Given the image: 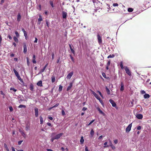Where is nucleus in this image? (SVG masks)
<instances>
[{
  "instance_id": "obj_22",
  "label": "nucleus",
  "mask_w": 151,
  "mask_h": 151,
  "mask_svg": "<svg viewBox=\"0 0 151 151\" xmlns=\"http://www.w3.org/2000/svg\"><path fill=\"white\" fill-rule=\"evenodd\" d=\"M17 79L20 81L22 83H24V82L22 78H21L19 75L17 77Z\"/></svg>"
},
{
  "instance_id": "obj_14",
  "label": "nucleus",
  "mask_w": 151,
  "mask_h": 151,
  "mask_svg": "<svg viewBox=\"0 0 151 151\" xmlns=\"http://www.w3.org/2000/svg\"><path fill=\"white\" fill-rule=\"evenodd\" d=\"M73 71H72V72H70V73H68L67 76L66 77L68 79H70L71 78L72 76L73 75Z\"/></svg>"
},
{
  "instance_id": "obj_28",
  "label": "nucleus",
  "mask_w": 151,
  "mask_h": 151,
  "mask_svg": "<svg viewBox=\"0 0 151 151\" xmlns=\"http://www.w3.org/2000/svg\"><path fill=\"white\" fill-rule=\"evenodd\" d=\"M29 89L30 90L32 91H33L34 86L32 83L30 84V85Z\"/></svg>"
},
{
  "instance_id": "obj_18",
  "label": "nucleus",
  "mask_w": 151,
  "mask_h": 151,
  "mask_svg": "<svg viewBox=\"0 0 151 151\" xmlns=\"http://www.w3.org/2000/svg\"><path fill=\"white\" fill-rule=\"evenodd\" d=\"M109 147L110 146L113 150H114L115 149L116 147L113 145L111 141L110 140H109Z\"/></svg>"
},
{
  "instance_id": "obj_34",
  "label": "nucleus",
  "mask_w": 151,
  "mask_h": 151,
  "mask_svg": "<svg viewBox=\"0 0 151 151\" xmlns=\"http://www.w3.org/2000/svg\"><path fill=\"white\" fill-rule=\"evenodd\" d=\"M70 49L71 50V52L74 55H75V50L72 48V47H70Z\"/></svg>"
},
{
  "instance_id": "obj_42",
  "label": "nucleus",
  "mask_w": 151,
  "mask_h": 151,
  "mask_svg": "<svg viewBox=\"0 0 151 151\" xmlns=\"http://www.w3.org/2000/svg\"><path fill=\"white\" fill-rule=\"evenodd\" d=\"M15 34L16 35V37H19V34L18 33V32L17 31H15Z\"/></svg>"
},
{
  "instance_id": "obj_6",
  "label": "nucleus",
  "mask_w": 151,
  "mask_h": 151,
  "mask_svg": "<svg viewBox=\"0 0 151 151\" xmlns=\"http://www.w3.org/2000/svg\"><path fill=\"white\" fill-rule=\"evenodd\" d=\"M30 123L29 122L26 123L25 130L28 131L30 130Z\"/></svg>"
},
{
  "instance_id": "obj_60",
  "label": "nucleus",
  "mask_w": 151,
  "mask_h": 151,
  "mask_svg": "<svg viewBox=\"0 0 151 151\" xmlns=\"http://www.w3.org/2000/svg\"><path fill=\"white\" fill-rule=\"evenodd\" d=\"M47 125H48L49 126L51 127H52V125L50 123L48 122L47 123Z\"/></svg>"
},
{
  "instance_id": "obj_53",
  "label": "nucleus",
  "mask_w": 151,
  "mask_h": 151,
  "mask_svg": "<svg viewBox=\"0 0 151 151\" xmlns=\"http://www.w3.org/2000/svg\"><path fill=\"white\" fill-rule=\"evenodd\" d=\"M111 64V61L110 60H109L108 61L107 63H106V65L109 66Z\"/></svg>"
},
{
  "instance_id": "obj_25",
  "label": "nucleus",
  "mask_w": 151,
  "mask_h": 151,
  "mask_svg": "<svg viewBox=\"0 0 151 151\" xmlns=\"http://www.w3.org/2000/svg\"><path fill=\"white\" fill-rule=\"evenodd\" d=\"M49 3L52 8H54V7L55 6L53 3V1L50 0L49 1Z\"/></svg>"
},
{
  "instance_id": "obj_62",
  "label": "nucleus",
  "mask_w": 151,
  "mask_h": 151,
  "mask_svg": "<svg viewBox=\"0 0 151 151\" xmlns=\"http://www.w3.org/2000/svg\"><path fill=\"white\" fill-rule=\"evenodd\" d=\"M0 94L3 95L4 96L5 95V94L3 92V91H0Z\"/></svg>"
},
{
  "instance_id": "obj_1",
  "label": "nucleus",
  "mask_w": 151,
  "mask_h": 151,
  "mask_svg": "<svg viewBox=\"0 0 151 151\" xmlns=\"http://www.w3.org/2000/svg\"><path fill=\"white\" fill-rule=\"evenodd\" d=\"M56 134V133L54 132H52L51 133V138L50 139V141L51 142H53L55 139H59L63 134V133H60L54 136V135Z\"/></svg>"
},
{
  "instance_id": "obj_44",
  "label": "nucleus",
  "mask_w": 151,
  "mask_h": 151,
  "mask_svg": "<svg viewBox=\"0 0 151 151\" xmlns=\"http://www.w3.org/2000/svg\"><path fill=\"white\" fill-rule=\"evenodd\" d=\"M18 108H26V106L25 105H23V104H20Z\"/></svg>"
},
{
  "instance_id": "obj_61",
  "label": "nucleus",
  "mask_w": 151,
  "mask_h": 151,
  "mask_svg": "<svg viewBox=\"0 0 151 151\" xmlns=\"http://www.w3.org/2000/svg\"><path fill=\"white\" fill-rule=\"evenodd\" d=\"M44 14L46 15H48V11L47 10H45L44 12Z\"/></svg>"
},
{
  "instance_id": "obj_33",
  "label": "nucleus",
  "mask_w": 151,
  "mask_h": 151,
  "mask_svg": "<svg viewBox=\"0 0 151 151\" xmlns=\"http://www.w3.org/2000/svg\"><path fill=\"white\" fill-rule=\"evenodd\" d=\"M70 49L71 50V52L74 55H75V50L72 48V47H70Z\"/></svg>"
},
{
  "instance_id": "obj_40",
  "label": "nucleus",
  "mask_w": 151,
  "mask_h": 151,
  "mask_svg": "<svg viewBox=\"0 0 151 151\" xmlns=\"http://www.w3.org/2000/svg\"><path fill=\"white\" fill-rule=\"evenodd\" d=\"M63 88V86L61 85H60L59 86L58 91L59 92H61Z\"/></svg>"
},
{
  "instance_id": "obj_36",
  "label": "nucleus",
  "mask_w": 151,
  "mask_h": 151,
  "mask_svg": "<svg viewBox=\"0 0 151 151\" xmlns=\"http://www.w3.org/2000/svg\"><path fill=\"white\" fill-rule=\"evenodd\" d=\"M42 20V16L40 14L39 15V18L38 19V21L39 22H40Z\"/></svg>"
},
{
  "instance_id": "obj_24",
  "label": "nucleus",
  "mask_w": 151,
  "mask_h": 151,
  "mask_svg": "<svg viewBox=\"0 0 151 151\" xmlns=\"http://www.w3.org/2000/svg\"><path fill=\"white\" fill-rule=\"evenodd\" d=\"M94 133V132L93 130L92 129L90 131V137H93Z\"/></svg>"
},
{
  "instance_id": "obj_15",
  "label": "nucleus",
  "mask_w": 151,
  "mask_h": 151,
  "mask_svg": "<svg viewBox=\"0 0 151 151\" xmlns=\"http://www.w3.org/2000/svg\"><path fill=\"white\" fill-rule=\"evenodd\" d=\"M92 94L94 96V97L97 99L99 97L98 95L94 91L92 90L91 89H90Z\"/></svg>"
},
{
  "instance_id": "obj_20",
  "label": "nucleus",
  "mask_w": 151,
  "mask_h": 151,
  "mask_svg": "<svg viewBox=\"0 0 151 151\" xmlns=\"http://www.w3.org/2000/svg\"><path fill=\"white\" fill-rule=\"evenodd\" d=\"M21 18V16L20 13H18L17 15V21L19 22L20 21Z\"/></svg>"
},
{
  "instance_id": "obj_32",
  "label": "nucleus",
  "mask_w": 151,
  "mask_h": 151,
  "mask_svg": "<svg viewBox=\"0 0 151 151\" xmlns=\"http://www.w3.org/2000/svg\"><path fill=\"white\" fill-rule=\"evenodd\" d=\"M115 57V55L114 54H110L107 57L108 58H112Z\"/></svg>"
},
{
  "instance_id": "obj_64",
  "label": "nucleus",
  "mask_w": 151,
  "mask_h": 151,
  "mask_svg": "<svg viewBox=\"0 0 151 151\" xmlns=\"http://www.w3.org/2000/svg\"><path fill=\"white\" fill-rule=\"evenodd\" d=\"M114 142L115 144H117L118 142V140L117 139L114 140Z\"/></svg>"
},
{
  "instance_id": "obj_7",
  "label": "nucleus",
  "mask_w": 151,
  "mask_h": 151,
  "mask_svg": "<svg viewBox=\"0 0 151 151\" xmlns=\"http://www.w3.org/2000/svg\"><path fill=\"white\" fill-rule=\"evenodd\" d=\"M132 127V123L130 124H129L126 129V132L127 133H128L130 132L131 130Z\"/></svg>"
},
{
  "instance_id": "obj_39",
  "label": "nucleus",
  "mask_w": 151,
  "mask_h": 151,
  "mask_svg": "<svg viewBox=\"0 0 151 151\" xmlns=\"http://www.w3.org/2000/svg\"><path fill=\"white\" fill-rule=\"evenodd\" d=\"M134 9L132 8L129 7L128 8L127 10L129 12H132L133 11Z\"/></svg>"
},
{
  "instance_id": "obj_55",
  "label": "nucleus",
  "mask_w": 151,
  "mask_h": 151,
  "mask_svg": "<svg viewBox=\"0 0 151 151\" xmlns=\"http://www.w3.org/2000/svg\"><path fill=\"white\" fill-rule=\"evenodd\" d=\"M23 140H22L19 141L18 142V145H21L22 143L23 142Z\"/></svg>"
},
{
  "instance_id": "obj_3",
  "label": "nucleus",
  "mask_w": 151,
  "mask_h": 151,
  "mask_svg": "<svg viewBox=\"0 0 151 151\" xmlns=\"http://www.w3.org/2000/svg\"><path fill=\"white\" fill-rule=\"evenodd\" d=\"M109 102L111 104L113 107H115L116 109H117L118 108L116 103L112 99H110L109 100Z\"/></svg>"
},
{
  "instance_id": "obj_57",
  "label": "nucleus",
  "mask_w": 151,
  "mask_h": 151,
  "mask_svg": "<svg viewBox=\"0 0 151 151\" xmlns=\"http://www.w3.org/2000/svg\"><path fill=\"white\" fill-rule=\"evenodd\" d=\"M59 103H57L53 106V107L54 108H55V107H57L58 106H59Z\"/></svg>"
},
{
  "instance_id": "obj_51",
  "label": "nucleus",
  "mask_w": 151,
  "mask_h": 151,
  "mask_svg": "<svg viewBox=\"0 0 151 151\" xmlns=\"http://www.w3.org/2000/svg\"><path fill=\"white\" fill-rule=\"evenodd\" d=\"M2 40V38L1 35H0V46H1V43Z\"/></svg>"
},
{
  "instance_id": "obj_49",
  "label": "nucleus",
  "mask_w": 151,
  "mask_h": 151,
  "mask_svg": "<svg viewBox=\"0 0 151 151\" xmlns=\"http://www.w3.org/2000/svg\"><path fill=\"white\" fill-rule=\"evenodd\" d=\"M97 92L99 94L102 98H103V96L101 92L99 91H97Z\"/></svg>"
},
{
  "instance_id": "obj_21",
  "label": "nucleus",
  "mask_w": 151,
  "mask_h": 151,
  "mask_svg": "<svg viewBox=\"0 0 151 151\" xmlns=\"http://www.w3.org/2000/svg\"><path fill=\"white\" fill-rule=\"evenodd\" d=\"M37 85L38 86L40 87L42 86V81L41 80L39 81L37 83Z\"/></svg>"
},
{
  "instance_id": "obj_23",
  "label": "nucleus",
  "mask_w": 151,
  "mask_h": 151,
  "mask_svg": "<svg viewBox=\"0 0 151 151\" xmlns=\"http://www.w3.org/2000/svg\"><path fill=\"white\" fill-rule=\"evenodd\" d=\"M150 97V95L148 94H147L146 93H145L144 95V98L145 99H148Z\"/></svg>"
},
{
  "instance_id": "obj_31",
  "label": "nucleus",
  "mask_w": 151,
  "mask_h": 151,
  "mask_svg": "<svg viewBox=\"0 0 151 151\" xmlns=\"http://www.w3.org/2000/svg\"><path fill=\"white\" fill-rule=\"evenodd\" d=\"M106 90L107 94L108 95H110V91L106 86Z\"/></svg>"
},
{
  "instance_id": "obj_41",
  "label": "nucleus",
  "mask_w": 151,
  "mask_h": 151,
  "mask_svg": "<svg viewBox=\"0 0 151 151\" xmlns=\"http://www.w3.org/2000/svg\"><path fill=\"white\" fill-rule=\"evenodd\" d=\"M95 120V119H93L92 120H91V121L88 124L86 125L87 126H88L90 125Z\"/></svg>"
},
{
  "instance_id": "obj_8",
  "label": "nucleus",
  "mask_w": 151,
  "mask_h": 151,
  "mask_svg": "<svg viewBox=\"0 0 151 151\" xmlns=\"http://www.w3.org/2000/svg\"><path fill=\"white\" fill-rule=\"evenodd\" d=\"M27 51V47L25 43H23V53L26 54Z\"/></svg>"
},
{
  "instance_id": "obj_5",
  "label": "nucleus",
  "mask_w": 151,
  "mask_h": 151,
  "mask_svg": "<svg viewBox=\"0 0 151 151\" xmlns=\"http://www.w3.org/2000/svg\"><path fill=\"white\" fill-rule=\"evenodd\" d=\"M93 2L94 3V7L95 8L99 9L100 7L97 6L96 5L97 4H100V2L98 1H96V0H93Z\"/></svg>"
},
{
  "instance_id": "obj_48",
  "label": "nucleus",
  "mask_w": 151,
  "mask_h": 151,
  "mask_svg": "<svg viewBox=\"0 0 151 151\" xmlns=\"http://www.w3.org/2000/svg\"><path fill=\"white\" fill-rule=\"evenodd\" d=\"M9 108L10 111L12 112L13 111V108L12 106H9Z\"/></svg>"
},
{
  "instance_id": "obj_54",
  "label": "nucleus",
  "mask_w": 151,
  "mask_h": 151,
  "mask_svg": "<svg viewBox=\"0 0 151 151\" xmlns=\"http://www.w3.org/2000/svg\"><path fill=\"white\" fill-rule=\"evenodd\" d=\"M99 101L100 102V103H101V105H102V106H104V102H103V101L102 100V99H101V100Z\"/></svg>"
},
{
  "instance_id": "obj_9",
  "label": "nucleus",
  "mask_w": 151,
  "mask_h": 151,
  "mask_svg": "<svg viewBox=\"0 0 151 151\" xmlns=\"http://www.w3.org/2000/svg\"><path fill=\"white\" fill-rule=\"evenodd\" d=\"M97 39L98 40V43L99 44H101L102 43V40L101 37V36L99 35V34H98L97 35Z\"/></svg>"
},
{
  "instance_id": "obj_4",
  "label": "nucleus",
  "mask_w": 151,
  "mask_h": 151,
  "mask_svg": "<svg viewBox=\"0 0 151 151\" xmlns=\"http://www.w3.org/2000/svg\"><path fill=\"white\" fill-rule=\"evenodd\" d=\"M136 118L139 119H142L143 118V115L142 114H139L137 113L135 115Z\"/></svg>"
},
{
  "instance_id": "obj_12",
  "label": "nucleus",
  "mask_w": 151,
  "mask_h": 151,
  "mask_svg": "<svg viewBox=\"0 0 151 151\" xmlns=\"http://www.w3.org/2000/svg\"><path fill=\"white\" fill-rule=\"evenodd\" d=\"M62 18L64 19L67 18V13L66 12L63 11L62 12Z\"/></svg>"
},
{
  "instance_id": "obj_13",
  "label": "nucleus",
  "mask_w": 151,
  "mask_h": 151,
  "mask_svg": "<svg viewBox=\"0 0 151 151\" xmlns=\"http://www.w3.org/2000/svg\"><path fill=\"white\" fill-rule=\"evenodd\" d=\"M120 86V91H121L122 92L124 90V86L123 82H122L121 83Z\"/></svg>"
},
{
  "instance_id": "obj_26",
  "label": "nucleus",
  "mask_w": 151,
  "mask_h": 151,
  "mask_svg": "<svg viewBox=\"0 0 151 151\" xmlns=\"http://www.w3.org/2000/svg\"><path fill=\"white\" fill-rule=\"evenodd\" d=\"M84 141V140L83 139V137L82 136L81 137V139L80 140V144L81 145L83 144Z\"/></svg>"
},
{
  "instance_id": "obj_38",
  "label": "nucleus",
  "mask_w": 151,
  "mask_h": 151,
  "mask_svg": "<svg viewBox=\"0 0 151 151\" xmlns=\"http://www.w3.org/2000/svg\"><path fill=\"white\" fill-rule=\"evenodd\" d=\"M51 81L52 83H54L55 82V77L54 76H52L51 78Z\"/></svg>"
},
{
  "instance_id": "obj_27",
  "label": "nucleus",
  "mask_w": 151,
  "mask_h": 151,
  "mask_svg": "<svg viewBox=\"0 0 151 151\" xmlns=\"http://www.w3.org/2000/svg\"><path fill=\"white\" fill-rule=\"evenodd\" d=\"M45 22L48 28H49L50 26V24L49 20L46 19L45 20Z\"/></svg>"
},
{
  "instance_id": "obj_50",
  "label": "nucleus",
  "mask_w": 151,
  "mask_h": 151,
  "mask_svg": "<svg viewBox=\"0 0 151 151\" xmlns=\"http://www.w3.org/2000/svg\"><path fill=\"white\" fill-rule=\"evenodd\" d=\"M47 118L50 120H52L53 119V118L50 115L48 116Z\"/></svg>"
},
{
  "instance_id": "obj_35",
  "label": "nucleus",
  "mask_w": 151,
  "mask_h": 151,
  "mask_svg": "<svg viewBox=\"0 0 151 151\" xmlns=\"http://www.w3.org/2000/svg\"><path fill=\"white\" fill-rule=\"evenodd\" d=\"M18 37H16L15 36H14L13 37V39L14 41L16 43H18L19 41L18 40L17 38Z\"/></svg>"
},
{
  "instance_id": "obj_16",
  "label": "nucleus",
  "mask_w": 151,
  "mask_h": 151,
  "mask_svg": "<svg viewBox=\"0 0 151 151\" xmlns=\"http://www.w3.org/2000/svg\"><path fill=\"white\" fill-rule=\"evenodd\" d=\"M19 131L23 137L25 138H26V134L24 133V132L20 129H19Z\"/></svg>"
},
{
  "instance_id": "obj_59",
  "label": "nucleus",
  "mask_w": 151,
  "mask_h": 151,
  "mask_svg": "<svg viewBox=\"0 0 151 151\" xmlns=\"http://www.w3.org/2000/svg\"><path fill=\"white\" fill-rule=\"evenodd\" d=\"M38 7H39V9H38V10L39 11H41V9H42V6H41V5L40 4H39V5H38Z\"/></svg>"
},
{
  "instance_id": "obj_17",
  "label": "nucleus",
  "mask_w": 151,
  "mask_h": 151,
  "mask_svg": "<svg viewBox=\"0 0 151 151\" xmlns=\"http://www.w3.org/2000/svg\"><path fill=\"white\" fill-rule=\"evenodd\" d=\"M73 83L72 82H70L69 84V86H68L66 89V90L68 91H69L73 86Z\"/></svg>"
},
{
  "instance_id": "obj_30",
  "label": "nucleus",
  "mask_w": 151,
  "mask_h": 151,
  "mask_svg": "<svg viewBox=\"0 0 151 151\" xmlns=\"http://www.w3.org/2000/svg\"><path fill=\"white\" fill-rule=\"evenodd\" d=\"M27 59V65L28 66H29L30 65V62L29 61V58L28 57H27L26 58Z\"/></svg>"
},
{
  "instance_id": "obj_29",
  "label": "nucleus",
  "mask_w": 151,
  "mask_h": 151,
  "mask_svg": "<svg viewBox=\"0 0 151 151\" xmlns=\"http://www.w3.org/2000/svg\"><path fill=\"white\" fill-rule=\"evenodd\" d=\"M40 124H43V122H44L43 118L41 116H40Z\"/></svg>"
},
{
  "instance_id": "obj_19",
  "label": "nucleus",
  "mask_w": 151,
  "mask_h": 151,
  "mask_svg": "<svg viewBox=\"0 0 151 151\" xmlns=\"http://www.w3.org/2000/svg\"><path fill=\"white\" fill-rule=\"evenodd\" d=\"M102 75L104 78L106 79L109 80H110L108 76H106V74L102 72Z\"/></svg>"
},
{
  "instance_id": "obj_2",
  "label": "nucleus",
  "mask_w": 151,
  "mask_h": 151,
  "mask_svg": "<svg viewBox=\"0 0 151 151\" xmlns=\"http://www.w3.org/2000/svg\"><path fill=\"white\" fill-rule=\"evenodd\" d=\"M119 65L122 69H123L124 68L123 65V63L122 61H121ZM124 69L126 73L129 76H131L132 75L131 71H130L129 69L127 67L125 66L124 67Z\"/></svg>"
},
{
  "instance_id": "obj_52",
  "label": "nucleus",
  "mask_w": 151,
  "mask_h": 151,
  "mask_svg": "<svg viewBox=\"0 0 151 151\" xmlns=\"http://www.w3.org/2000/svg\"><path fill=\"white\" fill-rule=\"evenodd\" d=\"M61 113L63 116H65V113L63 110H62L61 111Z\"/></svg>"
},
{
  "instance_id": "obj_46",
  "label": "nucleus",
  "mask_w": 151,
  "mask_h": 151,
  "mask_svg": "<svg viewBox=\"0 0 151 151\" xmlns=\"http://www.w3.org/2000/svg\"><path fill=\"white\" fill-rule=\"evenodd\" d=\"M142 127V126L138 125L136 127V129L137 130H140L141 129Z\"/></svg>"
},
{
  "instance_id": "obj_43",
  "label": "nucleus",
  "mask_w": 151,
  "mask_h": 151,
  "mask_svg": "<svg viewBox=\"0 0 151 151\" xmlns=\"http://www.w3.org/2000/svg\"><path fill=\"white\" fill-rule=\"evenodd\" d=\"M10 90L11 91H13L14 92H16L17 91V89H15L13 87H11L10 88Z\"/></svg>"
},
{
  "instance_id": "obj_47",
  "label": "nucleus",
  "mask_w": 151,
  "mask_h": 151,
  "mask_svg": "<svg viewBox=\"0 0 151 151\" xmlns=\"http://www.w3.org/2000/svg\"><path fill=\"white\" fill-rule=\"evenodd\" d=\"M99 111L100 114L103 115V116L105 115V113L101 109L100 111Z\"/></svg>"
},
{
  "instance_id": "obj_58",
  "label": "nucleus",
  "mask_w": 151,
  "mask_h": 151,
  "mask_svg": "<svg viewBox=\"0 0 151 151\" xmlns=\"http://www.w3.org/2000/svg\"><path fill=\"white\" fill-rule=\"evenodd\" d=\"M141 93L142 94H145L146 92H145V91L144 90H142L141 91Z\"/></svg>"
},
{
  "instance_id": "obj_56",
  "label": "nucleus",
  "mask_w": 151,
  "mask_h": 151,
  "mask_svg": "<svg viewBox=\"0 0 151 151\" xmlns=\"http://www.w3.org/2000/svg\"><path fill=\"white\" fill-rule=\"evenodd\" d=\"M4 147L5 150L6 149H7L8 148V147L6 143H4Z\"/></svg>"
},
{
  "instance_id": "obj_45",
  "label": "nucleus",
  "mask_w": 151,
  "mask_h": 151,
  "mask_svg": "<svg viewBox=\"0 0 151 151\" xmlns=\"http://www.w3.org/2000/svg\"><path fill=\"white\" fill-rule=\"evenodd\" d=\"M70 56L72 61L74 63H75V61L73 57L71 55H70Z\"/></svg>"
},
{
  "instance_id": "obj_11",
  "label": "nucleus",
  "mask_w": 151,
  "mask_h": 151,
  "mask_svg": "<svg viewBox=\"0 0 151 151\" xmlns=\"http://www.w3.org/2000/svg\"><path fill=\"white\" fill-rule=\"evenodd\" d=\"M35 116L36 117L38 116L39 115V111L37 107H35L34 108Z\"/></svg>"
},
{
  "instance_id": "obj_63",
  "label": "nucleus",
  "mask_w": 151,
  "mask_h": 151,
  "mask_svg": "<svg viewBox=\"0 0 151 151\" xmlns=\"http://www.w3.org/2000/svg\"><path fill=\"white\" fill-rule=\"evenodd\" d=\"M113 6H118V4L117 3H114L113 4Z\"/></svg>"
},
{
  "instance_id": "obj_37",
  "label": "nucleus",
  "mask_w": 151,
  "mask_h": 151,
  "mask_svg": "<svg viewBox=\"0 0 151 151\" xmlns=\"http://www.w3.org/2000/svg\"><path fill=\"white\" fill-rule=\"evenodd\" d=\"M108 143V142H106L104 143V148L108 147H109V145H107Z\"/></svg>"
},
{
  "instance_id": "obj_10",
  "label": "nucleus",
  "mask_w": 151,
  "mask_h": 151,
  "mask_svg": "<svg viewBox=\"0 0 151 151\" xmlns=\"http://www.w3.org/2000/svg\"><path fill=\"white\" fill-rule=\"evenodd\" d=\"M48 65V63H47L43 67V68L41 69L40 71L39 72L38 75L44 72L45 70V69L46 68L47 66Z\"/></svg>"
}]
</instances>
